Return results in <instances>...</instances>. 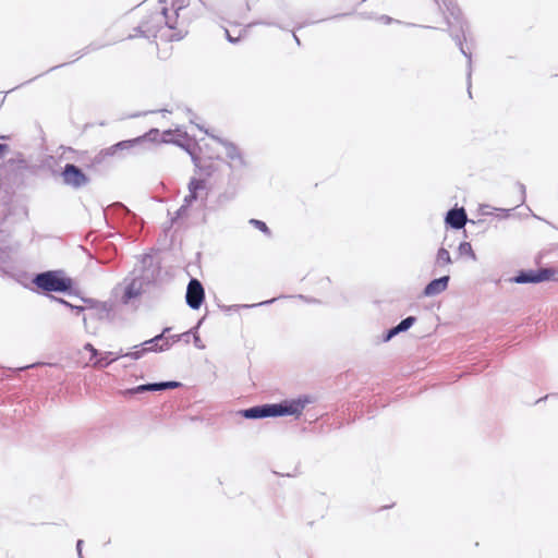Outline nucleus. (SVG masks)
I'll return each mask as SVG.
<instances>
[{
	"mask_svg": "<svg viewBox=\"0 0 558 558\" xmlns=\"http://www.w3.org/2000/svg\"><path fill=\"white\" fill-rule=\"evenodd\" d=\"M32 283L37 288L38 292L45 295L54 292L78 296V291L74 289L73 280L62 269L35 274Z\"/></svg>",
	"mask_w": 558,
	"mask_h": 558,
	"instance_id": "obj_1",
	"label": "nucleus"
},
{
	"mask_svg": "<svg viewBox=\"0 0 558 558\" xmlns=\"http://www.w3.org/2000/svg\"><path fill=\"white\" fill-rule=\"evenodd\" d=\"M159 136V130L151 129L142 136L118 142L114 144V147L118 148L119 154L123 151L141 153L144 150H150L157 145Z\"/></svg>",
	"mask_w": 558,
	"mask_h": 558,
	"instance_id": "obj_2",
	"label": "nucleus"
},
{
	"mask_svg": "<svg viewBox=\"0 0 558 558\" xmlns=\"http://www.w3.org/2000/svg\"><path fill=\"white\" fill-rule=\"evenodd\" d=\"M312 402L307 395L299 396L295 399H286L278 403H270L271 417L300 416L305 407Z\"/></svg>",
	"mask_w": 558,
	"mask_h": 558,
	"instance_id": "obj_3",
	"label": "nucleus"
},
{
	"mask_svg": "<svg viewBox=\"0 0 558 558\" xmlns=\"http://www.w3.org/2000/svg\"><path fill=\"white\" fill-rule=\"evenodd\" d=\"M210 136L225 148L229 160L228 166L233 173L242 172L247 168V161L243 151L233 142L215 135Z\"/></svg>",
	"mask_w": 558,
	"mask_h": 558,
	"instance_id": "obj_4",
	"label": "nucleus"
},
{
	"mask_svg": "<svg viewBox=\"0 0 558 558\" xmlns=\"http://www.w3.org/2000/svg\"><path fill=\"white\" fill-rule=\"evenodd\" d=\"M62 183L73 190H81L90 183V178L76 165L65 163L61 170Z\"/></svg>",
	"mask_w": 558,
	"mask_h": 558,
	"instance_id": "obj_5",
	"label": "nucleus"
},
{
	"mask_svg": "<svg viewBox=\"0 0 558 558\" xmlns=\"http://www.w3.org/2000/svg\"><path fill=\"white\" fill-rule=\"evenodd\" d=\"M161 267L159 263L155 262L153 256L146 254L141 260V267L134 269L132 275L138 277L145 287H148L157 281L160 276Z\"/></svg>",
	"mask_w": 558,
	"mask_h": 558,
	"instance_id": "obj_6",
	"label": "nucleus"
},
{
	"mask_svg": "<svg viewBox=\"0 0 558 558\" xmlns=\"http://www.w3.org/2000/svg\"><path fill=\"white\" fill-rule=\"evenodd\" d=\"M185 301L192 310H198L205 301V290L202 282L192 278L186 287Z\"/></svg>",
	"mask_w": 558,
	"mask_h": 558,
	"instance_id": "obj_7",
	"label": "nucleus"
},
{
	"mask_svg": "<svg viewBox=\"0 0 558 558\" xmlns=\"http://www.w3.org/2000/svg\"><path fill=\"white\" fill-rule=\"evenodd\" d=\"M181 386V383L174 381V380H168V381H158V383H147L143 385H138L136 387L125 389L122 391V395L125 397H131L137 393L143 392H155V391H162L167 389H174Z\"/></svg>",
	"mask_w": 558,
	"mask_h": 558,
	"instance_id": "obj_8",
	"label": "nucleus"
},
{
	"mask_svg": "<svg viewBox=\"0 0 558 558\" xmlns=\"http://www.w3.org/2000/svg\"><path fill=\"white\" fill-rule=\"evenodd\" d=\"M159 144H174V145L183 148L191 156L192 161L195 165H197L199 161L198 156L195 154V151L191 147V145L182 143L180 138L175 137V133L171 130L160 133V136L158 137L157 145H159Z\"/></svg>",
	"mask_w": 558,
	"mask_h": 558,
	"instance_id": "obj_9",
	"label": "nucleus"
},
{
	"mask_svg": "<svg viewBox=\"0 0 558 558\" xmlns=\"http://www.w3.org/2000/svg\"><path fill=\"white\" fill-rule=\"evenodd\" d=\"M171 330L170 327H166L161 333L153 337L151 339H148L141 343V345L150 348V352H163L171 348L172 345V339L166 338V333Z\"/></svg>",
	"mask_w": 558,
	"mask_h": 558,
	"instance_id": "obj_10",
	"label": "nucleus"
},
{
	"mask_svg": "<svg viewBox=\"0 0 558 558\" xmlns=\"http://www.w3.org/2000/svg\"><path fill=\"white\" fill-rule=\"evenodd\" d=\"M468 222V215L463 207L460 208H451L447 211L445 216V223L454 230H460L464 228Z\"/></svg>",
	"mask_w": 558,
	"mask_h": 558,
	"instance_id": "obj_11",
	"label": "nucleus"
},
{
	"mask_svg": "<svg viewBox=\"0 0 558 558\" xmlns=\"http://www.w3.org/2000/svg\"><path fill=\"white\" fill-rule=\"evenodd\" d=\"M205 190L206 181L204 179L192 178L189 182V194L184 197L183 203L191 207L192 203L204 198L202 192Z\"/></svg>",
	"mask_w": 558,
	"mask_h": 558,
	"instance_id": "obj_12",
	"label": "nucleus"
},
{
	"mask_svg": "<svg viewBox=\"0 0 558 558\" xmlns=\"http://www.w3.org/2000/svg\"><path fill=\"white\" fill-rule=\"evenodd\" d=\"M144 283L140 280L138 277H133L130 279L129 283L126 284L124 289V293L122 295V303L128 304L131 300L136 299L142 295V293L145 291Z\"/></svg>",
	"mask_w": 558,
	"mask_h": 558,
	"instance_id": "obj_13",
	"label": "nucleus"
},
{
	"mask_svg": "<svg viewBox=\"0 0 558 558\" xmlns=\"http://www.w3.org/2000/svg\"><path fill=\"white\" fill-rule=\"evenodd\" d=\"M239 414L246 420H260L271 417L270 403L254 405L241 410Z\"/></svg>",
	"mask_w": 558,
	"mask_h": 558,
	"instance_id": "obj_14",
	"label": "nucleus"
},
{
	"mask_svg": "<svg viewBox=\"0 0 558 558\" xmlns=\"http://www.w3.org/2000/svg\"><path fill=\"white\" fill-rule=\"evenodd\" d=\"M109 44H99V43H90L89 45H87L86 47H84L82 50H78L74 53V61L76 60H80L81 58H83L84 56L88 54L89 52H93V51H96V50H99L106 46H108ZM72 63V61H71ZM70 64V62H64V63H61V64H58V65H54L52 68H50L49 70H47L46 72L35 76L34 78H31L29 81H27L26 83H29V82H33L34 80H36L37 77H40L41 75L46 74V73H49L51 71H54L59 68H62V66H65Z\"/></svg>",
	"mask_w": 558,
	"mask_h": 558,
	"instance_id": "obj_15",
	"label": "nucleus"
},
{
	"mask_svg": "<svg viewBox=\"0 0 558 558\" xmlns=\"http://www.w3.org/2000/svg\"><path fill=\"white\" fill-rule=\"evenodd\" d=\"M450 277L448 275L430 280L423 290L424 296H435L444 292L449 284Z\"/></svg>",
	"mask_w": 558,
	"mask_h": 558,
	"instance_id": "obj_16",
	"label": "nucleus"
},
{
	"mask_svg": "<svg viewBox=\"0 0 558 558\" xmlns=\"http://www.w3.org/2000/svg\"><path fill=\"white\" fill-rule=\"evenodd\" d=\"M148 21H142L138 26L133 29V33L128 36V39H133L136 37L143 38H156L158 34V25L149 26Z\"/></svg>",
	"mask_w": 558,
	"mask_h": 558,
	"instance_id": "obj_17",
	"label": "nucleus"
},
{
	"mask_svg": "<svg viewBox=\"0 0 558 558\" xmlns=\"http://www.w3.org/2000/svg\"><path fill=\"white\" fill-rule=\"evenodd\" d=\"M168 10L166 8H162L161 12H155L149 14L146 19L143 21H148L149 26H156L158 25V32L161 28V24L165 23V25L170 29H175V25L170 21V19L167 15Z\"/></svg>",
	"mask_w": 558,
	"mask_h": 558,
	"instance_id": "obj_18",
	"label": "nucleus"
},
{
	"mask_svg": "<svg viewBox=\"0 0 558 558\" xmlns=\"http://www.w3.org/2000/svg\"><path fill=\"white\" fill-rule=\"evenodd\" d=\"M511 281L520 284L538 283L537 269L520 270Z\"/></svg>",
	"mask_w": 558,
	"mask_h": 558,
	"instance_id": "obj_19",
	"label": "nucleus"
},
{
	"mask_svg": "<svg viewBox=\"0 0 558 558\" xmlns=\"http://www.w3.org/2000/svg\"><path fill=\"white\" fill-rule=\"evenodd\" d=\"M121 357H123V354L114 355V352L106 351L98 355L93 365L97 368H106Z\"/></svg>",
	"mask_w": 558,
	"mask_h": 558,
	"instance_id": "obj_20",
	"label": "nucleus"
},
{
	"mask_svg": "<svg viewBox=\"0 0 558 558\" xmlns=\"http://www.w3.org/2000/svg\"><path fill=\"white\" fill-rule=\"evenodd\" d=\"M112 312V305L109 302H100L98 306L93 310L92 318L97 320L109 319Z\"/></svg>",
	"mask_w": 558,
	"mask_h": 558,
	"instance_id": "obj_21",
	"label": "nucleus"
},
{
	"mask_svg": "<svg viewBox=\"0 0 558 558\" xmlns=\"http://www.w3.org/2000/svg\"><path fill=\"white\" fill-rule=\"evenodd\" d=\"M538 283L544 281H557L558 271L554 268H538L537 269Z\"/></svg>",
	"mask_w": 558,
	"mask_h": 558,
	"instance_id": "obj_22",
	"label": "nucleus"
},
{
	"mask_svg": "<svg viewBox=\"0 0 558 558\" xmlns=\"http://www.w3.org/2000/svg\"><path fill=\"white\" fill-rule=\"evenodd\" d=\"M149 352H150V348L138 344V345L133 347V351L125 352V354H123V357H130L132 360H140L146 353H149Z\"/></svg>",
	"mask_w": 558,
	"mask_h": 558,
	"instance_id": "obj_23",
	"label": "nucleus"
},
{
	"mask_svg": "<svg viewBox=\"0 0 558 558\" xmlns=\"http://www.w3.org/2000/svg\"><path fill=\"white\" fill-rule=\"evenodd\" d=\"M451 263H452V260H451V256H450L449 251L447 248H445V247H440L437 251L435 264L437 266L442 267V266L449 265Z\"/></svg>",
	"mask_w": 558,
	"mask_h": 558,
	"instance_id": "obj_24",
	"label": "nucleus"
},
{
	"mask_svg": "<svg viewBox=\"0 0 558 558\" xmlns=\"http://www.w3.org/2000/svg\"><path fill=\"white\" fill-rule=\"evenodd\" d=\"M276 300H277V298H272L270 300L263 301V302H259L257 304H242V305L222 306V310L225 312H230V311H236L239 308H252V307H256V306H264V305L272 304Z\"/></svg>",
	"mask_w": 558,
	"mask_h": 558,
	"instance_id": "obj_25",
	"label": "nucleus"
},
{
	"mask_svg": "<svg viewBox=\"0 0 558 558\" xmlns=\"http://www.w3.org/2000/svg\"><path fill=\"white\" fill-rule=\"evenodd\" d=\"M118 154H119V150H118V148L114 147V144H113L110 147L101 149L99 151V154L97 156H95L93 162L94 163H100L104 158H106V157H113V156H117Z\"/></svg>",
	"mask_w": 558,
	"mask_h": 558,
	"instance_id": "obj_26",
	"label": "nucleus"
},
{
	"mask_svg": "<svg viewBox=\"0 0 558 558\" xmlns=\"http://www.w3.org/2000/svg\"><path fill=\"white\" fill-rule=\"evenodd\" d=\"M458 252L460 255L470 256L473 260L476 259V255L472 248L471 243H469V242H461L458 246Z\"/></svg>",
	"mask_w": 558,
	"mask_h": 558,
	"instance_id": "obj_27",
	"label": "nucleus"
},
{
	"mask_svg": "<svg viewBox=\"0 0 558 558\" xmlns=\"http://www.w3.org/2000/svg\"><path fill=\"white\" fill-rule=\"evenodd\" d=\"M250 225H252L253 227L258 229L266 236H268V238L271 236V231H270V229L268 228V226L264 221L253 218V219L250 220Z\"/></svg>",
	"mask_w": 558,
	"mask_h": 558,
	"instance_id": "obj_28",
	"label": "nucleus"
},
{
	"mask_svg": "<svg viewBox=\"0 0 558 558\" xmlns=\"http://www.w3.org/2000/svg\"><path fill=\"white\" fill-rule=\"evenodd\" d=\"M416 322L415 316H408L403 318L397 326L401 332L408 331Z\"/></svg>",
	"mask_w": 558,
	"mask_h": 558,
	"instance_id": "obj_29",
	"label": "nucleus"
},
{
	"mask_svg": "<svg viewBox=\"0 0 558 558\" xmlns=\"http://www.w3.org/2000/svg\"><path fill=\"white\" fill-rule=\"evenodd\" d=\"M202 319L197 323V325L193 328H191L189 331H185L181 335H174V336H171V339H172V342H178L181 340V338L183 337H191V335L194 337L195 333H197V329L199 327V325L202 324Z\"/></svg>",
	"mask_w": 558,
	"mask_h": 558,
	"instance_id": "obj_30",
	"label": "nucleus"
},
{
	"mask_svg": "<svg viewBox=\"0 0 558 558\" xmlns=\"http://www.w3.org/2000/svg\"><path fill=\"white\" fill-rule=\"evenodd\" d=\"M189 206L184 203L178 208V210L174 213V216L171 217V226L175 223L177 220L185 217L187 215Z\"/></svg>",
	"mask_w": 558,
	"mask_h": 558,
	"instance_id": "obj_31",
	"label": "nucleus"
},
{
	"mask_svg": "<svg viewBox=\"0 0 558 558\" xmlns=\"http://www.w3.org/2000/svg\"><path fill=\"white\" fill-rule=\"evenodd\" d=\"M189 5V0H172V9L174 10L177 19L180 17V12Z\"/></svg>",
	"mask_w": 558,
	"mask_h": 558,
	"instance_id": "obj_32",
	"label": "nucleus"
},
{
	"mask_svg": "<svg viewBox=\"0 0 558 558\" xmlns=\"http://www.w3.org/2000/svg\"><path fill=\"white\" fill-rule=\"evenodd\" d=\"M401 333L400 329L398 328V326H393L391 328H389L384 335H383V342H388L390 341L393 337H396L397 335Z\"/></svg>",
	"mask_w": 558,
	"mask_h": 558,
	"instance_id": "obj_33",
	"label": "nucleus"
},
{
	"mask_svg": "<svg viewBox=\"0 0 558 558\" xmlns=\"http://www.w3.org/2000/svg\"><path fill=\"white\" fill-rule=\"evenodd\" d=\"M401 333L400 329L398 328V326H393L391 328H389L384 335H383V342H388L390 341L393 337H396L397 335Z\"/></svg>",
	"mask_w": 558,
	"mask_h": 558,
	"instance_id": "obj_34",
	"label": "nucleus"
},
{
	"mask_svg": "<svg viewBox=\"0 0 558 558\" xmlns=\"http://www.w3.org/2000/svg\"><path fill=\"white\" fill-rule=\"evenodd\" d=\"M81 300L86 304V307L85 308H88V310H95L96 306L99 305V303L101 301H98V300H95V299H92V298H83L81 296Z\"/></svg>",
	"mask_w": 558,
	"mask_h": 558,
	"instance_id": "obj_35",
	"label": "nucleus"
},
{
	"mask_svg": "<svg viewBox=\"0 0 558 558\" xmlns=\"http://www.w3.org/2000/svg\"><path fill=\"white\" fill-rule=\"evenodd\" d=\"M84 349L90 353V361L98 359L100 352L90 343H86Z\"/></svg>",
	"mask_w": 558,
	"mask_h": 558,
	"instance_id": "obj_36",
	"label": "nucleus"
},
{
	"mask_svg": "<svg viewBox=\"0 0 558 558\" xmlns=\"http://www.w3.org/2000/svg\"><path fill=\"white\" fill-rule=\"evenodd\" d=\"M111 208L121 210L125 215H132L133 217H135V215L122 203H114L111 205Z\"/></svg>",
	"mask_w": 558,
	"mask_h": 558,
	"instance_id": "obj_37",
	"label": "nucleus"
},
{
	"mask_svg": "<svg viewBox=\"0 0 558 558\" xmlns=\"http://www.w3.org/2000/svg\"><path fill=\"white\" fill-rule=\"evenodd\" d=\"M187 34L186 29H179L178 32L170 35V40H181L183 39Z\"/></svg>",
	"mask_w": 558,
	"mask_h": 558,
	"instance_id": "obj_38",
	"label": "nucleus"
},
{
	"mask_svg": "<svg viewBox=\"0 0 558 558\" xmlns=\"http://www.w3.org/2000/svg\"><path fill=\"white\" fill-rule=\"evenodd\" d=\"M252 25H266V26H276V27H279L281 29H286L284 27H282L280 24L276 23V22H270V21H259V22H254L252 24H250V26Z\"/></svg>",
	"mask_w": 558,
	"mask_h": 558,
	"instance_id": "obj_39",
	"label": "nucleus"
},
{
	"mask_svg": "<svg viewBox=\"0 0 558 558\" xmlns=\"http://www.w3.org/2000/svg\"><path fill=\"white\" fill-rule=\"evenodd\" d=\"M49 298H50L52 301H54V302H57V303H59V304L64 305L65 307H69V308H70V307H71V305H72L70 302H68L66 300H64V299H62V298L54 296V295H49Z\"/></svg>",
	"mask_w": 558,
	"mask_h": 558,
	"instance_id": "obj_40",
	"label": "nucleus"
},
{
	"mask_svg": "<svg viewBox=\"0 0 558 558\" xmlns=\"http://www.w3.org/2000/svg\"><path fill=\"white\" fill-rule=\"evenodd\" d=\"M193 342H194V345L199 349V350H203L205 349V345L201 339V337L198 336V333H195L194 335V338H193Z\"/></svg>",
	"mask_w": 558,
	"mask_h": 558,
	"instance_id": "obj_41",
	"label": "nucleus"
},
{
	"mask_svg": "<svg viewBox=\"0 0 558 558\" xmlns=\"http://www.w3.org/2000/svg\"><path fill=\"white\" fill-rule=\"evenodd\" d=\"M517 185L521 193V204H523L525 202V193H526L525 185L521 182H518Z\"/></svg>",
	"mask_w": 558,
	"mask_h": 558,
	"instance_id": "obj_42",
	"label": "nucleus"
},
{
	"mask_svg": "<svg viewBox=\"0 0 558 558\" xmlns=\"http://www.w3.org/2000/svg\"><path fill=\"white\" fill-rule=\"evenodd\" d=\"M299 299L305 301L306 303H311V304H316V303H319V301L315 298H310V296H305V295H302V294H299L298 295Z\"/></svg>",
	"mask_w": 558,
	"mask_h": 558,
	"instance_id": "obj_43",
	"label": "nucleus"
},
{
	"mask_svg": "<svg viewBox=\"0 0 558 558\" xmlns=\"http://www.w3.org/2000/svg\"><path fill=\"white\" fill-rule=\"evenodd\" d=\"M225 33H226V38H227V40H228L229 43H231V44H235V43H238V41L240 40V38H239V37H236V38H235V37H232V35H230V33H229V31H228V29H225Z\"/></svg>",
	"mask_w": 558,
	"mask_h": 558,
	"instance_id": "obj_44",
	"label": "nucleus"
},
{
	"mask_svg": "<svg viewBox=\"0 0 558 558\" xmlns=\"http://www.w3.org/2000/svg\"><path fill=\"white\" fill-rule=\"evenodd\" d=\"M71 311H73L75 314H81L85 311V306H81V305H71L70 307Z\"/></svg>",
	"mask_w": 558,
	"mask_h": 558,
	"instance_id": "obj_45",
	"label": "nucleus"
},
{
	"mask_svg": "<svg viewBox=\"0 0 558 558\" xmlns=\"http://www.w3.org/2000/svg\"><path fill=\"white\" fill-rule=\"evenodd\" d=\"M378 20H379L380 22H383L384 24H391V23L395 21L392 17H390V16H388V15H380V16L378 17Z\"/></svg>",
	"mask_w": 558,
	"mask_h": 558,
	"instance_id": "obj_46",
	"label": "nucleus"
},
{
	"mask_svg": "<svg viewBox=\"0 0 558 558\" xmlns=\"http://www.w3.org/2000/svg\"><path fill=\"white\" fill-rule=\"evenodd\" d=\"M82 546H83V541L78 539L76 542V550H77L78 558H84L83 554H82Z\"/></svg>",
	"mask_w": 558,
	"mask_h": 558,
	"instance_id": "obj_47",
	"label": "nucleus"
},
{
	"mask_svg": "<svg viewBox=\"0 0 558 558\" xmlns=\"http://www.w3.org/2000/svg\"><path fill=\"white\" fill-rule=\"evenodd\" d=\"M9 146L7 144L0 143V156H4L8 153Z\"/></svg>",
	"mask_w": 558,
	"mask_h": 558,
	"instance_id": "obj_48",
	"label": "nucleus"
},
{
	"mask_svg": "<svg viewBox=\"0 0 558 558\" xmlns=\"http://www.w3.org/2000/svg\"><path fill=\"white\" fill-rule=\"evenodd\" d=\"M292 36H293V39L295 40L296 45L301 46V40L294 32H292Z\"/></svg>",
	"mask_w": 558,
	"mask_h": 558,
	"instance_id": "obj_49",
	"label": "nucleus"
},
{
	"mask_svg": "<svg viewBox=\"0 0 558 558\" xmlns=\"http://www.w3.org/2000/svg\"><path fill=\"white\" fill-rule=\"evenodd\" d=\"M550 397H558V395H547V396H545L544 398L538 399V400L536 401V403H539L541 401L546 400V399H548V398H550Z\"/></svg>",
	"mask_w": 558,
	"mask_h": 558,
	"instance_id": "obj_50",
	"label": "nucleus"
},
{
	"mask_svg": "<svg viewBox=\"0 0 558 558\" xmlns=\"http://www.w3.org/2000/svg\"><path fill=\"white\" fill-rule=\"evenodd\" d=\"M36 364H32V365H26V366H23V367H20L19 371H24V369H27V368H32L34 367Z\"/></svg>",
	"mask_w": 558,
	"mask_h": 558,
	"instance_id": "obj_51",
	"label": "nucleus"
},
{
	"mask_svg": "<svg viewBox=\"0 0 558 558\" xmlns=\"http://www.w3.org/2000/svg\"><path fill=\"white\" fill-rule=\"evenodd\" d=\"M308 24H310V23H307V22L302 23V24L298 25V26L295 27V29H300V28H302V27H304V26H306V25H308Z\"/></svg>",
	"mask_w": 558,
	"mask_h": 558,
	"instance_id": "obj_52",
	"label": "nucleus"
},
{
	"mask_svg": "<svg viewBox=\"0 0 558 558\" xmlns=\"http://www.w3.org/2000/svg\"><path fill=\"white\" fill-rule=\"evenodd\" d=\"M501 210L504 213V216L508 217L511 209H501Z\"/></svg>",
	"mask_w": 558,
	"mask_h": 558,
	"instance_id": "obj_53",
	"label": "nucleus"
},
{
	"mask_svg": "<svg viewBox=\"0 0 558 558\" xmlns=\"http://www.w3.org/2000/svg\"><path fill=\"white\" fill-rule=\"evenodd\" d=\"M222 199H223V201H226V199H227V197H226V195H225V194L219 195V202H222Z\"/></svg>",
	"mask_w": 558,
	"mask_h": 558,
	"instance_id": "obj_54",
	"label": "nucleus"
},
{
	"mask_svg": "<svg viewBox=\"0 0 558 558\" xmlns=\"http://www.w3.org/2000/svg\"><path fill=\"white\" fill-rule=\"evenodd\" d=\"M347 14H337L335 16H332L331 19H339V17H342V16H345Z\"/></svg>",
	"mask_w": 558,
	"mask_h": 558,
	"instance_id": "obj_55",
	"label": "nucleus"
},
{
	"mask_svg": "<svg viewBox=\"0 0 558 558\" xmlns=\"http://www.w3.org/2000/svg\"><path fill=\"white\" fill-rule=\"evenodd\" d=\"M187 134L186 133H183V134H179L178 137H182V138H186Z\"/></svg>",
	"mask_w": 558,
	"mask_h": 558,
	"instance_id": "obj_56",
	"label": "nucleus"
},
{
	"mask_svg": "<svg viewBox=\"0 0 558 558\" xmlns=\"http://www.w3.org/2000/svg\"><path fill=\"white\" fill-rule=\"evenodd\" d=\"M181 340H184L187 343L190 341V337H183Z\"/></svg>",
	"mask_w": 558,
	"mask_h": 558,
	"instance_id": "obj_57",
	"label": "nucleus"
},
{
	"mask_svg": "<svg viewBox=\"0 0 558 558\" xmlns=\"http://www.w3.org/2000/svg\"><path fill=\"white\" fill-rule=\"evenodd\" d=\"M125 354L123 350H120L119 352H114V355Z\"/></svg>",
	"mask_w": 558,
	"mask_h": 558,
	"instance_id": "obj_58",
	"label": "nucleus"
}]
</instances>
